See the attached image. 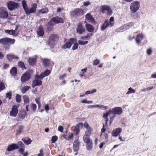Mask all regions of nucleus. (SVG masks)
<instances>
[{
  "label": "nucleus",
  "instance_id": "24",
  "mask_svg": "<svg viewBox=\"0 0 156 156\" xmlns=\"http://www.w3.org/2000/svg\"><path fill=\"white\" fill-rule=\"evenodd\" d=\"M44 28L41 26H39L38 30L37 31V34L40 37H42L44 33Z\"/></svg>",
  "mask_w": 156,
  "mask_h": 156
},
{
  "label": "nucleus",
  "instance_id": "41",
  "mask_svg": "<svg viewBox=\"0 0 156 156\" xmlns=\"http://www.w3.org/2000/svg\"><path fill=\"white\" fill-rule=\"evenodd\" d=\"M126 30L125 28L124 27V25L121 26L119 28L117 29L115 31L117 32H121Z\"/></svg>",
  "mask_w": 156,
  "mask_h": 156
},
{
  "label": "nucleus",
  "instance_id": "53",
  "mask_svg": "<svg viewBox=\"0 0 156 156\" xmlns=\"http://www.w3.org/2000/svg\"><path fill=\"white\" fill-rule=\"evenodd\" d=\"M96 92V90L93 89L91 91H87L85 93V95H87L89 94H92Z\"/></svg>",
  "mask_w": 156,
  "mask_h": 156
},
{
  "label": "nucleus",
  "instance_id": "25",
  "mask_svg": "<svg viewBox=\"0 0 156 156\" xmlns=\"http://www.w3.org/2000/svg\"><path fill=\"white\" fill-rule=\"evenodd\" d=\"M27 115V113L25 110H22L19 112L18 116L19 118L21 119H24Z\"/></svg>",
  "mask_w": 156,
  "mask_h": 156
},
{
  "label": "nucleus",
  "instance_id": "55",
  "mask_svg": "<svg viewBox=\"0 0 156 156\" xmlns=\"http://www.w3.org/2000/svg\"><path fill=\"white\" fill-rule=\"evenodd\" d=\"M79 44L77 43H75L72 47V49L73 50L77 49L78 47Z\"/></svg>",
  "mask_w": 156,
  "mask_h": 156
},
{
  "label": "nucleus",
  "instance_id": "12",
  "mask_svg": "<svg viewBox=\"0 0 156 156\" xmlns=\"http://www.w3.org/2000/svg\"><path fill=\"white\" fill-rule=\"evenodd\" d=\"M84 22L86 24L87 23L93 24L95 22V21L91 15L90 14L88 13L85 16V19Z\"/></svg>",
  "mask_w": 156,
  "mask_h": 156
},
{
  "label": "nucleus",
  "instance_id": "11",
  "mask_svg": "<svg viewBox=\"0 0 156 156\" xmlns=\"http://www.w3.org/2000/svg\"><path fill=\"white\" fill-rule=\"evenodd\" d=\"M91 133V131L90 130L85 131L83 137V140L85 143L89 142L90 141L92 140L90 139V136Z\"/></svg>",
  "mask_w": 156,
  "mask_h": 156
},
{
  "label": "nucleus",
  "instance_id": "59",
  "mask_svg": "<svg viewBox=\"0 0 156 156\" xmlns=\"http://www.w3.org/2000/svg\"><path fill=\"white\" fill-rule=\"evenodd\" d=\"M131 15L132 16L133 18L136 19L138 18V15L137 13H133L132 12L131 13Z\"/></svg>",
  "mask_w": 156,
  "mask_h": 156
},
{
  "label": "nucleus",
  "instance_id": "28",
  "mask_svg": "<svg viewBox=\"0 0 156 156\" xmlns=\"http://www.w3.org/2000/svg\"><path fill=\"white\" fill-rule=\"evenodd\" d=\"M22 140L27 145L30 144L32 141L30 138L28 137L23 138L22 139Z\"/></svg>",
  "mask_w": 156,
  "mask_h": 156
},
{
  "label": "nucleus",
  "instance_id": "52",
  "mask_svg": "<svg viewBox=\"0 0 156 156\" xmlns=\"http://www.w3.org/2000/svg\"><path fill=\"white\" fill-rule=\"evenodd\" d=\"M78 42L80 45H84L87 44L88 42L87 41H83L82 40H79L78 41Z\"/></svg>",
  "mask_w": 156,
  "mask_h": 156
},
{
  "label": "nucleus",
  "instance_id": "63",
  "mask_svg": "<svg viewBox=\"0 0 156 156\" xmlns=\"http://www.w3.org/2000/svg\"><path fill=\"white\" fill-rule=\"evenodd\" d=\"M100 60L99 59H95L94 60L93 62V64L94 65H97L100 63Z\"/></svg>",
  "mask_w": 156,
  "mask_h": 156
},
{
  "label": "nucleus",
  "instance_id": "48",
  "mask_svg": "<svg viewBox=\"0 0 156 156\" xmlns=\"http://www.w3.org/2000/svg\"><path fill=\"white\" fill-rule=\"evenodd\" d=\"M58 139V136L56 135L53 136H52L51 139V143H55Z\"/></svg>",
  "mask_w": 156,
  "mask_h": 156
},
{
  "label": "nucleus",
  "instance_id": "42",
  "mask_svg": "<svg viewBox=\"0 0 156 156\" xmlns=\"http://www.w3.org/2000/svg\"><path fill=\"white\" fill-rule=\"evenodd\" d=\"M30 107L31 110L33 112H35L37 109V106L35 104L31 103L30 104Z\"/></svg>",
  "mask_w": 156,
  "mask_h": 156
},
{
  "label": "nucleus",
  "instance_id": "27",
  "mask_svg": "<svg viewBox=\"0 0 156 156\" xmlns=\"http://www.w3.org/2000/svg\"><path fill=\"white\" fill-rule=\"evenodd\" d=\"M86 27L87 31L90 32H93L94 30V26L89 23L86 24Z\"/></svg>",
  "mask_w": 156,
  "mask_h": 156
},
{
  "label": "nucleus",
  "instance_id": "49",
  "mask_svg": "<svg viewBox=\"0 0 156 156\" xmlns=\"http://www.w3.org/2000/svg\"><path fill=\"white\" fill-rule=\"evenodd\" d=\"M69 42H70L72 45L73 44L76 42L77 40L75 38H71L69 40Z\"/></svg>",
  "mask_w": 156,
  "mask_h": 156
},
{
  "label": "nucleus",
  "instance_id": "8",
  "mask_svg": "<svg viewBox=\"0 0 156 156\" xmlns=\"http://www.w3.org/2000/svg\"><path fill=\"white\" fill-rule=\"evenodd\" d=\"M50 21L53 24L63 23L64 22L63 19L58 16L52 17Z\"/></svg>",
  "mask_w": 156,
  "mask_h": 156
},
{
  "label": "nucleus",
  "instance_id": "37",
  "mask_svg": "<svg viewBox=\"0 0 156 156\" xmlns=\"http://www.w3.org/2000/svg\"><path fill=\"white\" fill-rule=\"evenodd\" d=\"M24 128V126H20L18 127V129L16 131V135H19L21 133Z\"/></svg>",
  "mask_w": 156,
  "mask_h": 156
},
{
  "label": "nucleus",
  "instance_id": "40",
  "mask_svg": "<svg viewBox=\"0 0 156 156\" xmlns=\"http://www.w3.org/2000/svg\"><path fill=\"white\" fill-rule=\"evenodd\" d=\"M18 65L23 69H26L27 68L25 67L24 63L22 61H20L18 62Z\"/></svg>",
  "mask_w": 156,
  "mask_h": 156
},
{
  "label": "nucleus",
  "instance_id": "26",
  "mask_svg": "<svg viewBox=\"0 0 156 156\" xmlns=\"http://www.w3.org/2000/svg\"><path fill=\"white\" fill-rule=\"evenodd\" d=\"M110 26V24L108 23V20H105L104 22L101 27V29L103 31L108 26Z\"/></svg>",
  "mask_w": 156,
  "mask_h": 156
},
{
  "label": "nucleus",
  "instance_id": "14",
  "mask_svg": "<svg viewBox=\"0 0 156 156\" xmlns=\"http://www.w3.org/2000/svg\"><path fill=\"white\" fill-rule=\"evenodd\" d=\"M80 142L78 139H76L74 141L73 145V151L76 153L75 155H77V152L79 150V146L80 145Z\"/></svg>",
  "mask_w": 156,
  "mask_h": 156
},
{
  "label": "nucleus",
  "instance_id": "21",
  "mask_svg": "<svg viewBox=\"0 0 156 156\" xmlns=\"http://www.w3.org/2000/svg\"><path fill=\"white\" fill-rule=\"evenodd\" d=\"M19 146L18 144H13L8 146L7 151H10L15 149H18Z\"/></svg>",
  "mask_w": 156,
  "mask_h": 156
},
{
  "label": "nucleus",
  "instance_id": "30",
  "mask_svg": "<svg viewBox=\"0 0 156 156\" xmlns=\"http://www.w3.org/2000/svg\"><path fill=\"white\" fill-rule=\"evenodd\" d=\"M54 24L50 21L48 22L47 25V30L48 31H51L52 30Z\"/></svg>",
  "mask_w": 156,
  "mask_h": 156
},
{
  "label": "nucleus",
  "instance_id": "4",
  "mask_svg": "<svg viewBox=\"0 0 156 156\" xmlns=\"http://www.w3.org/2000/svg\"><path fill=\"white\" fill-rule=\"evenodd\" d=\"M8 9L10 11L15 10L19 6V4L15 2L10 1L6 3Z\"/></svg>",
  "mask_w": 156,
  "mask_h": 156
},
{
  "label": "nucleus",
  "instance_id": "39",
  "mask_svg": "<svg viewBox=\"0 0 156 156\" xmlns=\"http://www.w3.org/2000/svg\"><path fill=\"white\" fill-rule=\"evenodd\" d=\"M22 4L23 9L25 11L28 8L27 7V2L25 0H23L22 2Z\"/></svg>",
  "mask_w": 156,
  "mask_h": 156
},
{
  "label": "nucleus",
  "instance_id": "16",
  "mask_svg": "<svg viewBox=\"0 0 156 156\" xmlns=\"http://www.w3.org/2000/svg\"><path fill=\"white\" fill-rule=\"evenodd\" d=\"M122 108L119 107H115L112 109V113L115 115L116 114L120 115L122 112Z\"/></svg>",
  "mask_w": 156,
  "mask_h": 156
},
{
  "label": "nucleus",
  "instance_id": "43",
  "mask_svg": "<svg viewBox=\"0 0 156 156\" xmlns=\"http://www.w3.org/2000/svg\"><path fill=\"white\" fill-rule=\"evenodd\" d=\"M12 92L10 91L6 93L5 98H8V100H10L12 98Z\"/></svg>",
  "mask_w": 156,
  "mask_h": 156
},
{
  "label": "nucleus",
  "instance_id": "22",
  "mask_svg": "<svg viewBox=\"0 0 156 156\" xmlns=\"http://www.w3.org/2000/svg\"><path fill=\"white\" fill-rule=\"evenodd\" d=\"M122 131V129L120 128H117L113 129L112 132V135L113 136H117Z\"/></svg>",
  "mask_w": 156,
  "mask_h": 156
},
{
  "label": "nucleus",
  "instance_id": "47",
  "mask_svg": "<svg viewBox=\"0 0 156 156\" xmlns=\"http://www.w3.org/2000/svg\"><path fill=\"white\" fill-rule=\"evenodd\" d=\"M5 32L10 35H14L15 33V31L13 30H5Z\"/></svg>",
  "mask_w": 156,
  "mask_h": 156
},
{
  "label": "nucleus",
  "instance_id": "18",
  "mask_svg": "<svg viewBox=\"0 0 156 156\" xmlns=\"http://www.w3.org/2000/svg\"><path fill=\"white\" fill-rule=\"evenodd\" d=\"M83 10L81 9H75L72 12V14L73 16H77L82 15L83 14Z\"/></svg>",
  "mask_w": 156,
  "mask_h": 156
},
{
  "label": "nucleus",
  "instance_id": "45",
  "mask_svg": "<svg viewBox=\"0 0 156 156\" xmlns=\"http://www.w3.org/2000/svg\"><path fill=\"white\" fill-rule=\"evenodd\" d=\"M48 12V10L47 8H43L40 10L39 12L42 14L46 13Z\"/></svg>",
  "mask_w": 156,
  "mask_h": 156
},
{
  "label": "nucleus",
  "instance_id": "31",
  "mask_svg": "<svg viewBox=\"0 0 156 156\" xmlns=\"http://www.w3.org/2000/svg\"><path fill=\"white\" fill-rule=\"evenodd\" d=\"M24 104L25 105H27L30 103V100L29 96L27 95H24L23 96Z\"/></svg>",
  "mask_w": 156,
  "mask_h": 156
},
{
  "label": "nucleus",
  "instance_id": "38",
  "mask_svg": "<svg viewBox=\"0 0 156 156\" xmlns=\"http://www.w3.org/2000/svg\"><path fill=\"white\" fill-rule=\"evenodd\" d=\"M45 76L44 73H41L40 75L38 74H36L35 76V78L37 79H40L41 80H42Z\"/></svg>",
  "mask_w": 156,
  "mask_h": 156
},
{
  "label": "nucleus",
  "instance_id": "46",
  "mask_svg": "<svg viewBox=\"0 0 156 156\" xmlns=\"http://www.w3.org/2000/svg\"><path fill=\"white\" fill-rule=\"evenodd\" d=\"M5 88L4 83L3 82H0V92L4 90Z\"/></svg>",
  "mask_w": 156,
  "mask_h": 156
},
{
  "label": "nucleus",
  "instance_id": "64",
  "mask_svg": "<svg viewBox=\"0 0 156 156\" xmlns=\"http://www.w3.org/2000/svg\"><path fill=\"white\" fill-rule=\"evenodd\" d=\"M43 151L42 149H41L40 151V153L37 154L38 156H43L44 154L43 153Z\"/></svg>",
  "mask_w": 156,
  "mask_h": 156
},
{
  "label": "nucleus",
  "instance_id": "23",
  "mask_svg": "<svg viewBox=\"0 0 156 156\" xmlns=\"http://www.w3.org/2000/svg\"><path fill=\"white\" fill-rule=\"evenodd\" d=\"M37 57H30L28 59V61L29 64L32 66H34L36 63Z\"/></svg>",
  "mask_w": 156,
  "mask_h": 156
},
{
  "label": "nucleus",
  "instance_id": "13",
  "mask_svg": "<svg viewBox=\"0 0 156 156\" xmlns=\"http://www.w3.org/2000/svg\"><path fill=\"white\" fill-rule=\"evenodd\" d=\"M76 31L78 34H82L85 31V28L81 23L80 22L77 24Z\"/></svg>",
  "mask_w": 156,
  "mask_h": 156
},
{
  "label": "nucleus",
  "instance_id": "33",
  "mask_svg": "<svg viewBox=\"0 0 156 156\" xmlns=\"http://www.w3.org/2000/svg\"><path fill=\"white\" fill-rule=\"evenodd\" d=\"M71 44L70 42H69L66 43L64 44L62 46V48L63 49L69 48L71 47Z\"/></svg>",
  "mask_w": 156,
  "mask_h": 156
},
{
  "label": "nucleus",
  "instance_id": "56",
  "mask_svg": "<svg viewBox=\"0 0 156 156\" xmlns=\"http://www.w3.org/2000/svg\"><path fill=\"white\" fill-rule=\"evenodd\" d=\"M51 73V71L50 70L48 69L45 71L43 73L44 74L45 76H48Z\"/></svg>",
  "mask_w": 156,
  "mask_h": 156
},
{
  "label": "nucleus",
  "instance_id": "10",
  "mask_svg": "<svg viewBox=\"0 0 156 156\" xmlns=\"http://www.w3.org/2000/svg\"><path fill=\"white\" fill-rule=\"evenodd\" d=\"M31 78V75L30 73L26 72L22 76L21 78V82L23 83L28 81Z\"/></svg>",
  "mask_w": 156,
  "mask_h": 156
},
{
  "label": "nucleus",
  "instance_id": "34",
  "mask_svg": "<svg viewBox=\"0 0 156 156\" xmlns=\"http://www.w3.org/2000/svg\"><path fill=\"white\" fill-rule=\"evenodd\" d=\"M124 27L125 28L126 30L130 28L133 25V22H129L127 24L123 25Z\"/></svg>",
  "mask_w": 156,
  "mask_h": 156
},
{
  "label": "nucleus",
  "instance_id": "20",
  "mask_svg": "<svg viewBox=\"0 0 156 156\" xmlns=\"http://www.w3.org/2000/svg\"><path fill=\"white\" fill-rule=\"evenodd\" d=\"M6 57L9 62L11 61L13 59H18L19 57L17 55H15L13 54L9 53L6 55Z\"/></svg>",
  "mask_w": 156,
  "mask_h": 156
},
{
  "label": "nucleus",
  "instance_id": "61",
  "mask_svg": "<svg viewBox=\"0 0 156 156\" xmlns=\"http://www.w3.org/2000/svg\"><path fill=\"white\" fill-rule=\"evenodd\" d=\"M99 108H102L103 110H106L108 108L107 106H105L102 105H99Z\"/></svg>",
  "mask_w": 156,
  "mask_h": 156
},
{
  "label": "nucleus",
  "instance_id": "9",
  "mask_svg": "<svg viewBox=\"0 0 156 156\" xmlns=\"http://www.w3.org/2000/svg\"><path fill=\"white\" fill-rule=\"evenodd\" d=\"M37 4L35 3L32 4L31 7L29 9L28 8L25 11V12L27 15H29L30 13H35L37 8Z\"/></svg>",
  "mask_w": 156,
  "mask_h": 156
},
{
  "label": "nucleus",
  "instance_id": "50",
  "mask_svg": "<svg viewBox=\"0 0 156 156\" xmlns=\"http://www.w3.org/2000/svg\"><path fill=\"white\" fill-rule=\"evenodd\" d=\"M136 90L133 89L132 87H130L128 89V91L127 92L126 94H129L134 93H135Z\"/></svg>",
  "mask_w": 156,
  "mask_h": 156
},
{
  "label": "nucleus",
  "instance_id": "54",
  "mask_svg": "<svg viewBox=\"0 0 156 156\" xmlns=\"http://www.w3.org/2000/svg\"><path fill=\"white\" fill-rule=\"evenodd\" d=\"M108 116V115H106L103 114V117L104 119H105V124L106 126H107L108 122L109 120Z\"/></svg>",
  "mask_w": 156,
  "mask_h": 156
},
{
  "label": "nucleus",
  "instance_id": "44",
  "mask_svg": "<svg viewBox=\"0 0 156 156\" xmlns=\"http://www.w3.org/2000/svg\"><path fill=\"white\" fill-rule=\"evenodd\" d=\"M108 23L110 24V27H112L114 24V19L113 17H111L109 19V21L108 22Z\"/></svg>",
  "mask_w": 156,
  "mask_h": 156
},
{
  "label": "nucleus",
  "instance_id": "57",
  "mask_svg": "<svg viewBox=\"0 0 156 156\" xmlns=\"http://www.w3.org/2000/svg\"><path fill=\"white\" fill-rule=\"evenodd\" d=\"M93 34L92 33H89L87 34V35L86 36V38L87 39L89 40L90 39L91 37L93 35Z\"/></svg>",
  "mask_w": 156,
  "mask_h": 156
},
{
  "label": "nucleus",
  "instance_id": "51",
  "mask_svg": "<svg viewBox=\"0 0 156 156\" xmlns=\"http://www.w3.org/2000/svg\"><path fill=\"white\" fill-rule=\"evenodd\" d=\"M16 102L18 103L20 102L21 100V96L19 94H16Z\"/></svg>",
  "mask_w": 156,
  "mask_h": 156
},
{
  "label": "nucleus",
  "instance_id": "6",
  "mask_svg": "<svg viewBox=\"0 0 156 156\" xmlns=\"http://www.w3.org/2000/svg\"><path fill=\"white\" fill-rule=\"evenodd\" d=\"M19 105H14L12 106L10 111V115L12 117H16L18 113Z\"/></svg>",
  "mask_w": 156,
  "mask_h": 156
},
{
  "label": "nucleus",
  "instance_id": "29",
  "mask_svg": "<svg viewBox=\"0 0 156 156\" xmlns=\"http://www.w3.org/2000/svg\"><path fill=\"white\" fill-rule=\"evenodd\" d=\"M17 68L15 67H12L10 70V73L12 76H15L17 73Z\"/></svg>",
  "mask_w": 156,
  "mask_h": 156
},
{
  "label": "nucleus",
  "instance_id": "60",
  "mask_svg": "<svg viewBox=\"0 0 156 156\" xmlns=\"http://www.w3.org/2000/svg\"><path fill=\"white\" fill-rule=\"evenodd\" d=\"M146 52L148 55H151L152 53V50L151 48H149L147 49Z\"/></svg>",
  "mask_w": 156,
  "mask_h": 156
},
{
  "label": "nucleus",
  "instance_id": "7",
  "mask_svg": "<svg viewBox=\"0 0 156 156\" xmlns=\"http://www.w3.org/2000/svg\"><path fill=\"white\" fill-rule=\"evenodd\" d=\"M8 16V13L7 9L3 7L0 8V17L3 19H6Z\"/></svg>",
  "mask_w": 156,
  "mask_h": 156
},
{
  "label": "nucleus",
  "instance_id": "2",
  "mask_svg": "<svg viewBox=\"0 0 156 156\" xmlns=\"http://www.w3.org/2000/svg\"><path fill=\"white\" fill-rule=\"evenodd\" d=\"M59 38L58 35L55 34H51L49 37L48 44L51 48H53L55 45Z\"/></svg>",
  "mask_w": 156,
  "mask_h": 156
},
{
  "label": "nucleus",
  "instance_id": "62",
  "mask_svg": "<svg viewBox=\"0 0 156 156\" xmlns=\"http://www.w3.org/2000/svg\"><path fill=\"white\" fill-rule=\"evenodd\" d=\"M73 134H74L73 133H71L69 136H68V139H67V140L72 139L73 137Z\"/></svg>",
  "mask_w": 156,
  "mask_h": 156
},
{
  "label": "nucleus",
  "instance_id": "58",
  "mask_svg": "<svg viewBox=\"0 0 156 156\" xmlns=\"http://www.w3.org/2000/svg\"><path fill=\"white\" fill-rule=\"evenodd\" d=\"M18 145L20 148L25 147V145L21 141H19L18 142Z\"/></svg>",
  "mask_w": 156,
  "mask_h": 156
},
{
  "label": "nucleus",
  "instance_id": "1",
  "mask_svg": "<svg viewBox=\"0 0 156 156\" xmlns=\"http://www.w3.org/2000/svg\"><path fill=\"white\" fill-rule=\"evenodd\" d=\"M15 42V40L14 39L7 37L0 39V44L3 46L5 50H9L10 49V46L13 44Z\"/></svg>",
  "mask_w": 156,
  "mask_h": 156
},
{
  "label": "nucleus",
  "instance_id": "19",
  "mask_svg": "<svg viewBox=\"0 0 156 156\" xmlns=\"http://www.w3.org/2000/svg\"><path fill=\"white\" fill-rule=\"evenodd\" d=\"M35 79V80L33 81L32 84V87L34 88L36 86L41 85L42 83V81L40 79H37L36 78Z\"/></svg>",
  "mask_w": 156,
  "mask_h": 156
},
{
  "label": "nucleus",
  "instance_id": "5",
  "mask_svg": "<svg viewBox=\"0 0 156 156\" xmlns=\"http://www.w3.org/2000/svg\"><path fill=\"white\" fill-rule=\"evenodd\" d=\"M100 10L102 13H106L108 15H111L112 13L111 8L106 5H101Z\"/></svg>",
  "mask_w": 156,
  "mask_h": 156
},
{
  "label": "nucleus",
  "instance_id": "36",
  "mask_svg": "<svg viewBox=\"0 0 156 156\" xmlns=\"http://www.w3.org/2000/svg\"><path fill=\"white\" fill-rule=\"evenodd\" d=\"M42 60L44 65L45 66H47L49 65L50 61L48 59L44 58Z\"/></svg>",
  "mask_w": 156,
  "mask_h": 156
},
{
  "label": "nucleus",
  "instance_id": "35",
  "mask_svg": "<svg viewBox=\"0 0 156 156\" xmlns=\"http://www.w3.org/2000/svg\"><path fill=\"white\" fill-rule=\"evenodd\" d=\"M30 88V86H26L21 89V91L23 94H25Z\"/></svg>",
  "mask_w": 156,
  "mask_h": 156
},
{
  "label": "nucleus",
  "instance_id": "32",
  "mask_svg": "<svg viewBox=\"0 0 156 156\" xmlns=\"http://www.w3.org/2000/svg\"><path fill=\"white\" fill-rule=\"evenodd\" d=\"M86 144V147L87 149L89 151L91 150L92 148L93 142L92 140L88 143H85Z\"/></svg>",
  "mask_w": 156,
  "mask_h": 156
},
{
  "label": "nucleus",
  "instance_id": "17",
  "mask_svg": "<svg viewBox=\"0 0 156 156\" xmlns=\"http://www.w3.org/2000/svg\"><path fill=\"white\" fill-rule=\"evenodd\" d=\"M144 36L143 33H139L137 34L135 38V41L136 43L139 45L141 41L143 40Z\"/></svg>",
  "mask_w": 156,
  "mask_h": 156
},
{
  "label": "nucleus",
  "instance_id": "15",
  "mask_svg": "<svg viewBox=\"0 0 156 156\" xmlns=\"http://www.w3.org/2000/svg\"><path fill=\"white\" fill-rule=\"evenodd\" d=\"M83 124L82 122H80L77 124L74 127L73 130V133L75 136L78 135L80 133V127H82Z\"/></svg>",
  "mask_w": 156,
  "mask_h": 156
},
{
  "label": "nucleus",
  "instance_id": "3",
  "mask_svg": "<svg viewBox=\"0 0 156 156\" xmlns=\"http://www.w3.org/2000/svg\"><path fill=\"white\" fill-rule=\"evenodd\" d=\"M140 3L138 1H134L132 2L130 6V9L132 13H135L139 9Z\"/></svg>",
  "mask_w": 156,
  "mask_h": 156
}]
</instances>
